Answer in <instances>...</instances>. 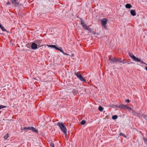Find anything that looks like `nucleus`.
I'll use <instances>...</instances> for the list:
<instances>
[{"label": "nucleus", "instance_id": "20", "mask_svg": "<svg viewBox=\"0 0 147 147\" xmlns=\"http://www.w3.org/2000/svg\"><path fill=\"white\" fill-rule=\"evenodd\" d=\"M125 108H126L125 109L127 110H130L131 111H133L132 109L131 108L129 107V106H127V105H126Z\"/></svg>", "mask_w": 147, "mask_h": 147}, {"label": "nucleus", "instance_id": "5", "mask_svg": "<svg viewBox=\"0 0 147 147\" xmlns=\"http://www.w3.org/2000/svg\"><path fill=\"white\" fill-rule=\"evenodd\" d=\"M74 74L77 76V78L80 79V81L85 82L86 81V79H85L84 77L82 76L81 74H80V72H75L74 73Z\"/></svg>", "mask_w": 147, "mask_h": 147}, {"label": "nucleus", "instance_id": "24", "mask_svg": "<svg viewBox=\"0 0 147 147\" xmlns=\"http://www.w3.org/2000/svg\"><path fill=\"white\" fill-rule=\"evenodd\" d=\"M6 107H7L6 106H4L3 105H0V109H3V108H5Z\"/></svg>", "mask_w": 147, "mask_h": 147}, {"label": "nucleus", "instance_id": "18", "mask_svg": "<svg viewBox=\"0 0 147 147\" xmlns=\"http://www.w3.org/2000/svg\"><path fill=\"white\" fill-rule=\"evenodd\" d=\"M47 46L48 47H51V48H54L55 49H56V46L55 45H47Z\"/></svg>", "mask_w": 147, "mask_h": 147}, {"label": "nucleus", "instance_id": "4", "mask_svg": "<svg viewBox=\"0 0 147 147\" xmlns=\"http://www.w3.org/2000/svg\"><path fill=\"white\" fill-rule=\"evenodd\" d=\"M81 24L83 28L85 30H86L89 31H91L92 30L91 28H89V26H88L84 23V21L82 20L81 19Z\"/></svg>", "mask_w": 147, "mask_h": 147}, {"label": "nucleus", "instance_id": "6", "mask_svg": "<svg viewBox=\"0 0 147 147\" xmlns=\"http://www.w3.org/2000/svg\"><path fill=\"white\" fill-rule=\"evenodd\" d=\"M31 130L33 132H35L37 133L38 132V131L36 130L34 127H25L24 128L23 130L26 131H27V130Z\"/></svg>", "mask_w": 147, "mask_h": 147}, {"label": "nucleus", "instance_id": "34", "mask_svg": "<svg viewBox=\"0 0 147 147\" xmlns=\"http://www.w3.org/2000/svg\"><path fill=\"white\" fill-rule=\"evenodd\" d=\"M145 69L147 71V67H146Z\"/></svg>", "mask_w": 147, "mask_h": 147}, {"label": "nucleus", "instance_id": "26", "mask_svg": "<svg viewBox=\"0 0 147 147\" xmlns=\"http://www.w3.org/2000/svg\"><path fill=\"white\" fill-rule=\"evenodd\" d=\"M123 64H124L125 63H127V62H125L124 61V59H123L122 60H121V62Z\"/></svg>", "mask_w": 147, "mask_h": 147}, {"label": "nucleus", "instance_id": "12", "mask_svg": "<svg viewBox=\"0 0 147 147\" xmlns=\"http://www.w3.org/2000/svg\"><path fill=\"white\" fill-rule=\"evenodd\" d=\"M130 13L131 15L134 16L136 15L135 10H132L130 11Z\"/></svg>", "mask_w": 147, "mask_h": 147}, {"label": "nucleus", "instance_id": "33", "mask_svg": "<svg viewBox=\"0 0 147 147\" xmlns=\"http://www.w3.org/2000/svg\"><path fill=\"white\" fill-rule=\"evenodd\" d=\"M71 56L72 57H74V54H71Z\"/></svg>", "mask_w": 147, "mask_h": 147}, {"label": "nucleus", "instance_id": "17", "mask_svg": "<svg viewBox=\"0 0 147 147\" xmlns=\"http://www.w3.org/2000/svg\"><path fill=\"white\" fill-rule=\"evenodd\" d=\"M0 28L3 31H6V30L2 26L0 23Z\"/></svg>", "mask_w": 147, "mask_h": 147}, {"label": "nucleus", "instance_id": "13", "mask_svg": "<svg viewBox=\"0 0 147 147\" xmlns=\"http://www.w3.org/2000/svg\"><path fill=\"white\" fill-rule=\"evenodd\" d=\"M78 91L76 89H74L72 90L73 93L75 95H76L78 94Z\"/></svg>", "mask_w": 147, "mask_h": 147}, {"label": "nucleus", "instance_id": "9", "mask_svg": "<svg viewBox=\"0 0 147 147\" xmlns=\"http://www.w3.org/2000/svg\"><path fill=\"white\" fill-rule=\"evenodd\" d=\"M11 2V3L14 5H16L18 6L19 5V2L18 0H9Z\"/></svg>", "mask_w": 147, "mask_h": 147}, {"label": "nucleus", "instance_id": "32", "mask_svg": "<svg viewBox=\"0 0 147 147\" xmlns=\"http://www.w3.org/2000/svg\"><path fill=\"white\" fill-rule=\"evenodd\" d=\"M104 27V28H105V29H106V27L105 26V25H103V26H102Z\"/></svg>", "mask_w": 147, "mask_h": 147}, {"label": "nucleus", "instance_id": "31", "mask_svg": "<svg viewBox=\"0 0 147 147\" xmlns=\"http://www.w3.org/2000/svg\"><path fill=\"white\" fill-rule=\"evenodd\" d=\"M64 55H67V53H65L63 51V52L62 53Z\"/></svg>", "mask_w": 147, "mask_h": 147}, {"label": "nucleus", "instance_id": "30", "mask_svg": "<svg viewBox=\"0 0 147 147\" xmlns=\"http://www.w3.org/2000/svg\"><path fill=\"white\" fill-rule=\"evenodd\" d=\"M125 101L126 102H129V99H127V100H126Z\"/></svg>", "mask_w": 147, "mask_h": 147}, {"label": "nucleus", "instance_id": "27", "mask_svg": "<svg viewBox=\"0 0 147 147\" xmlns=\"http://www.w3.org/2000/svg\"><path fill=\"white\" fill-rule=\"evenodd\" d=\"M143 139L145 142H147V139H146L145 138H144Z\"/></svg>", "mask_w": 147, "mask_h": 147}, {"label": "nucleus", "instance_id": "21", "mask_svg": "<svg viewBox=\"0 0 147 147\" xmlns=\"http://www.w3.org/2000/svg\"><path fill=\"white\" fill-rule=\"evenodd\" d=\"M112 119H116L117 118V115H114L112 117Z\"/></svg>", "mask_w": 147, "mask_h": 147}, {"label": "nucleus", "instance_id": "22", "mask_svg": "<svg viewBox=\"0 0 147 147\" xmlns=\"http://www.w3.org/2000/svg\"><path fill=\"white\" fill-rule=\"evenodd\" d=\"M86 123V121L85 120H82L81 123H80L82 125H84Z\"/></svg>", "mask_w": 147, "mask_h": 147}, {"label": "nucleus", "instance_id": "35", "mask_svg": "<svg viewBox=\"0 0 147 147\" xmlns=\"http://www.w3.org/2000/svg\"><path fill=\"white\" fill-rule=\"evenodd\" d=\"M130 62L131 63H132L133 62Z\"/></svg>", "mask_w": 147, "mask_h": 147}, {"label": "nucleus", "instance_id": "8", "mask_svg": "<svg viewBox=\"0 0 147 147\" xmlns=\"http://www.w3.org/2000/svg\"><path fill=\"white\" fill-rule=\"evenodd\" d=\"M108 21L107 19L105 18H103L101 21V24L102 26L105 25Z\"/></svg>", "mask_w": 147, "mask_h": 147}, {"label": "nucleus", "instance_id": "16", "mask_svg": "<svg viewBox=\"0 0 147 147\" xmlns=\"http://www.w3.org/2000/svg\"><path fill=\"white\" fill-rule=\"evenodd\" d=\"M62 49L61 47H59V48H58L56 47L55 49L59 51L61 53H63V51L61 49Z\"/></svg>", "mask_w": 147, "mask_h": 147}, {"label": "nucleus", "instance_id": "10", "mask_svg": "<svg viewBox=\"0 0 147 147\" xmlns=\"http://www.w3.org/2000/svg\"><path fill=\"white\" fill-rule=\"evenodd\" d=\"M37 45L36 43H32L31 45V48L33 49H35L37 48Z\"/></svg>", "mask_w": 147, "mask_h": 147}, {"label": "nucleus", "instance_id": "3", "mask_svg": "<svg viewBox=\"0 0 147 147\" xmlns=\"http://www.w3.org/2000/svg\"><path fill=\"white\" fill-rule=\"evenodd\" d=\"M109 59L110 60L112 63H116L118 62V63H121V59L119 58H116L115 57H109Z\"/></svg>", "mask_w": 147, "mask_h": 147}, {"label": "nucleus", "instance_id": "2", "mask_svg": "<svg viewBox=\"0 0 147 147\" xmlns=\"http://www.w3.org/2000/svg\"><path fill=\"white\" fill-rule=\"evenodd\" d=\"M129 54L131 58L134 61L138 62H140L142 64H144L147 65V64H146L144 62L142 61H141L140 59L136 57L132 53H129Z\"/></svg>", "mask_w": 147, "mask_h": 147}, {"label": "nucleus", "instance_id": "14", "mask_svg": "<svg viewBox=\"0 0 147 147\" xmlns=\"http://www.w3.org/2000/svg\"><path fill=\"white\" fill-rule=\"evenodd\" d=\"M125 7L127 8L130 9L131 7V5L129 4L128 3L125 5Z\"/></svg>", "mask_w": 147, "mask_h": 147}, {"label": "nucleus", "instance_id": "29", "mask_svg": "<svg viewBox=\"0 0 147 147\" xmlns=\"http://www.w3.org/2000/svg\"><path fill=\"white\" fill-rule=\"evenodd\" d=\"M6 4L7 5H9L10 4V3L9 2V1H8V2H7Z\"/></svg>", "mask_w": 147, "mask_h": 147}, {"label": "nucleus", "instance_id": "23", "mask_svg": "<svg viewBox=\"0 0 147 147\" xmlns=\"http://www.w3.org/2000/svg\"><path fill=\"white\" fill-rule=\"evenodd\" d=\"M8 137H9L8 135V134H7L5 135V136L4 137V138L5 139V140H6L7 139V138H8Z\"/></svg>", "mask_w": 147, "mask_h": 147}, {"label": "nucleus", "instance_id": "7", "mask_svg": "<svg viewBox=\"0 0 147 147\" xmlns=\"http://www.w3.org/2000/svg\"><path fill=\"white\" fill-rule=\"evenodd\" d=\"M34 42L37 44V45H38L39 47H42L43 46H45V45H43L40 46L41 44L42 43V40H39L37 39L35 40Z\"/></svg>", "mask_w": 147, "mask_h": 147}, {"label": "nucleus", "instance_id": "28", "mask_svg": "<svg viewBox=\"0 0 147 147\" xmlns=\"http://www.w3.org/2000/svg\"><path fill=\"white\" fill-rule=\"evenodd\" d=\"M119 135L120 136H124V137H125V136H124V135L122 133H120L119 134Z\"/></svg>", "mask_w": 147, "mask_h": 147}, {"label": "nucleus", "instance_id": "1", "mask_svg": "<svg viewBox=\"0 0 147 147\" xmlns=\"http://www.w3.org/2000/svg\"><path fill=\"white\" fill-rule=\"evenodd\" d=\"M57 125L61 129V131L64 133L65 136L67 135V129L66 127L62 123L58 122Z\"/></svg>", "mask_w": 147, "mask_h": 147}, {"label": "nucleus", "instance_id": "15", "mask_svg": "<svg viewBox=\"0 0 147 147\" xmlns=\"http://www.w3.org/2000/svg\"><path fill=\"white\" fill-rule=\"evenodd\" d=\"M133 112H132V114H134V115H135L136 116H138L139 115V114L135 112L134 111H132Z\"/></svg>", "mask_w": 147, "mask_h": 147}, {"label": "nucleus", "instance_id": "11", "mask_svg": "<svg viewBox=\"0 0 147 147\" xmlns=\"http://www.w3.org/2000/svg\"><path fill=\"white\" fill-rule=\"evenodd\" d=\"M126 105L121 104V105H118L117 106V107L118 108H121L123 109H125V108H126L125 107H126Z\"/></svg>", "mask_w": 147, "mask_h": 147}, {"label": "nucleus", "instance_id": "25", "mask_svg": "<svg viewBox=\"0 0 147 147\" xmlns=\"http://www.w3.org/2000/svg\"><path fill=\"white\" fill-rule=\"evenodd\" d=\"M50 145L51 147H55L54 144L53 142L51 143Z\"/></svg>", "mask_w": 147, "mask_h": 147}, {"label": "nucleus", "instance_id": "36", "mask_svg": "<svg viewBox=\"0 0 147 147\" xmlns=\"http://www.w3.org/2000/svg\"><path fill=\"white\" fill-rule=\"evenodd\" d=\"M130 63H128V64H129Z\"/></svg>", "mask_w": 147, "mask_h": 147}, {"label": "nucleus", "instance_id": "19", "mask_svg": "<svg viewBox=\"0 0 147 147\" xmlns=\"http://www.w3.org/2000/svg\"><path fill=\"white\" fill-rule=\"evenodd\" d=\"M103 109V108L101 106H100L98 108V109L100 111H102Z\"/></svg>", "mask_w": 147, "mask_h": 147}]
</instances>
